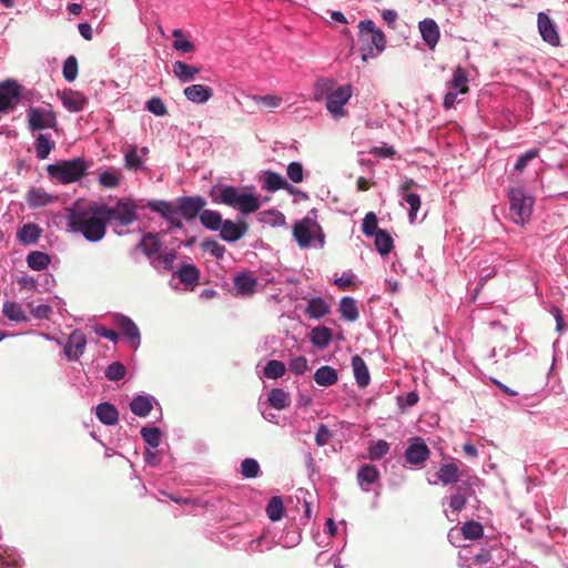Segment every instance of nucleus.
Returning <instances> with one entry per match:
<instances>
[{
  "mask_svg": "<svg viewBox=\"0 0 568 568\" xmlns=\"http://www.w3.org/2000/svg\"><path fill=\"white\" fill-rule=\"evenodd\" d=\"M352 366L357 385L362 388L366 387L369 384L371 376L364 359L359 355L353 356Z\"/></svg>",
  "mask_w": 568,
  "mask_h": 568,
  "instance_id": "obj_21",
  "label": "nucleus"
},
{
  "mask_svg": "<svg viewBox=\"0 0 568 568\" xmlns=\"http://www.w3.org/2000/svg\"><path fill=\"white\" fill-rule=\"evenodd\" d=\"M125 374L126 369L124 365L120 362H114L110 364L105 369V377L112 382H118L124 378Z\"/></svg>",
  "mask_w": 568,
  "mask_h": 568,
  "instance_id": "obj_50",
  "label": "nucleus"
},
{
  "mask_svg": "<svg viewBox=\"0 0 568 568\" xmlns=\"http://www.w3.org/2000/svg\"><path fill=\"white\" fill-rule=\"evenodd\" d=\"M466 505V498L460 494H455L449 498V507L455 511H460Z\"/></svg>",
  "mask_w": 568,
  "mask_h": 568,
  "instance_id": "obj_63",
  "label": "nucleus"
},
{
  "mask_svg": "<svg viewBox=\"0 0 568 568\" xmlns=\"http://www.w3.org/2000/svg\"><path fill=\"white\" fill-rule=\"evenodd\" d=\"M247 230L248 225L244 221L235 223L232 220H225L220 227V236L226 242H236L245 235Z\"/></svg>",
  "mask_w": 568,
  "mask_h": 568,
  "instance_id": "obj_12",
  "label": "nucleus"
},
{
  "mask_svg": "<svg viewBox=\"0 0 568 568\" xmlns=\"http://www.w3.org/2000/svg\"><path fill=\"white\" fill-rule=\"evenodd\" d=\"M200 222L205 229H209L211 231H219L223 223V220L220 212L203 209V211L200 214Z\"/></svg>",
  "mask_w": 568,
  "mask_h": 568,
  "instance_id": "obj_30",
  "label": "nucleus"
},
{
  "mask_svg": "<svg viewBox=\"0 0 568 568\" xmlns=\"http://www.w3.org/2000/svg\"><path fill=\"white\" fill-rule=\"evenodd\" d=\"M258 473H260V465L255 459L245 458L241 463V474L245 478H255V477H257Z\"/></svg>",
  "mask_w": 568,
  "mask_h": 568,
  "instance_id": "obj_52",
  "label": "nucleus"
},
{
  "mask_svg": "<svg viewBox=\"0 0 568 568\" xmlns=\"http://www.w3.org/2000/svg\"><path fill=\"white\" fill-rule=\"evenodd\" d=\"M148 207L151 211L159 213L166 221L179 213L176 203L173 204L163 200L149 201Z\"/></svg>",
  "mask_w": 568,
  "mask_h": 568,
  "instance_id": "obj_24",
  "label": "nucleus"
},
{
  "mask_svg": "<svg viewBox=\"0 0 568 568\" xmlns=\"http://www.w3.org/2000/svg\"><path fill=\"white\" fill-rule=\"evenodd\" d=\"M419 31L422 33V38L425 41L426 45L429 49H434L439 41V28L435 20L433 19H424L419 22Z\"/></svg>",
  "mask_w": 568,
  "mask_h": 568,
  "instance_id": "obj_14",
  "label": "nucleus"
},
{
  "mask_svg": "<svg viewBox=\"0 0 568 568\" xmlns=\"http://www.w3.org/2000/svg\"><path fill=\"white\" fill-rule=\"evenodd\" d=\"M388 450L389 444L384 439H379L369 447L368 455L371 459L378 460L384 457Z\"/></svg>",
  "mask_w": 568,
  "mask_h": 568,
  "instance_id": "obj_51",
  "label": "nucleus"
},
{
  "mask_svg": "<svg viewBox=\"0 0 568 568\" xmlns=\"http://www.w3.org/2000/svg\"><path fill=\"white\" fill-rule=\"evenodd\" d=\"M201 246L204 251L210 252L216 258H222L224 256L225 247L213 239L204 240Z\"/></svg>",
  "mask_w": 568,
  "mask_h": 568,
  "instance_id": "obj_54",
  "label": "nucleus"
},
{
  "mask_svg": "<svg viewBox=\"0 0 568 568\" xmlns=\"http://www.w3.org/2000/svg\"><path fill=\"white\" fill-rule=\"evenodd\" d=\"M124 160L126 168L130 170H138L142 166V160L138 155V149L134 145L130 146L125 152Z\"/></svg>",
  "mask_w": 568,
  "mask_h": 568,
  "instance_id": "obj_55",
  "label": "nucleus"
},
{
  "mask_svg": "<svg viewBox=\"0 0 568 568\" xmlns=\"http://www.w3.org/2000/svg\"><path fill=\"white\" fill-rule=\"evenodd\" d=\"M284 514L283 500L280 496L272 497L266 506V515L272 521H278Z\"/></svg>",
  "mask_w": 568,
  "mask_h": 568,
  "instance_id": "obj_43",
  "label": "nucleus"
},
{
  "mask_svg": "<svg viewBox=\"0 0 568 568\" xmlns=\"http://www.w3.org/2000/svg\"><path fill=\"white\" fill-rule=\"evenodd\" d=\"M293 235L301 247H306L310 245L312 235L305 221L297 222L294 225Z\"/></svg>",
  "mask_w": 568,
  "mask_h": 568,
  "instance_id": "obj_45",
  "label": "nucleus"
},
{
  "mask_svg": "<svg viewBox=\"0 0 568 568\" xmlns=\"http://www.w3.org/2000/svg\"><path fill=\"white\" fill-rule=\"evenodd\" d=\"M358 40L362 44L361 53L364 62L376 58L386 49V36L373 20H362L358 23Z\"/></svg>",
  "mask_w": 568,
  "mask_h": 568,
  "instance_id": "obj_3",
  "label": "nucleus"
},
{
  "mask_svg": "<svg viewBox=\"0 0 568 568\" xmlns=\"http://www.w3.org/2000/svg\"><path fill=\"white\" fill-rule=\"evenodd\" d=\"M286 373V366L283 362L277 359H271L264 367V376L270 379H277L284 376Z\"/></svg>",
  "mask_w": 568,
  "mask_h": 568,
  "instance_id": "obj_46",
  "label": "nucleus"
},
{
  "mask_svg": "<svg viewBox=\"0 0 568 568\" xmlns=\"http://www.w3.org/2000/svg\"><path fill=\"white\" fill-rule=\"evenodd\" d=\"M377 216L374 212L366 213L363 219L362 231L366 236H373L379 232Z\"/></svg>",
  "mask_w": 568,
  "mask_h": 568,
  "instance_id": "obj_48",
  "label": "nucleus"
},
{
  "mask_svg": "<svg viewBox=\"0 0 568 568\" xmlns=\"http://www.w3.org/2000/svg\"><path fill=\"white\" fill-rule=\"evenodd\" d=\"M268 403L275 409L287 408L291 404L290 394L282 388H273L268 393Z\"/></svg>",
  "mask_w": 568,
  "mask_h": 568,
  "instance_id": "obj_35",
  "label": "nucleus"
},
{
  "mask_svg": "<svg viewBox=\"0 0 568 568\" xmlns=\"http://www.w3.org/2000/svg\"><path fill=\"white\" fill-rule=\"evenodd\" d=\"M41 235V229L34 223L24 224L18 231V240L23 244H33L36 243Z\"/></svg>",
  "mask_w": 568,
  "mask_h": 568,
  "instance_id": "obj_31",
  "label": "nucleus"
},
{
  "mask_svg": "<svg viewBox=\"0 0 568 568\" xmlns=\"http://www.w3.org/2000/svg\"><path fill=\"white\" fill-rule=\"evenodd\" d=\"M429 448L420 437H414L405 450V458L412 465H420L429 457Z\"/></svg>",
  "mask_w": 568,
  "mask_h": 568,
  "instance_id": "obj_11",
  "label": "nucleus"
},
{
  "mask_svg": "<svg viewBox=\"0 0 568 568\" xmlns=\"http://www.w3.org/2000/svg\"><path fill=\"white\" fill-rule=\"evenodd\" d=\"M264 189L271 192H275L281 189H288L291 192L293 190V187L287 184L281 174L271 171L266 172Z\"/></svg>",
  "mask_w": 568,
  "mask_h": 568,
  "instance_id": "obj_38",
  "label": "nucleus"
},
{
  "mask_svg": "<svg viewBox=\"0 0 568 568\" xmlns=\"http://www.w3.org/2000/svg\"><path fill=\"white\" fill-rule=\"evenodd\" d=\"M286 172L292 182L301 183L303 181V166L300 162H291Z\"/></svg>",
  "mask_w": 568,
  "mask_h": 568,
  "instance_id": "obj_58",
  "label": "nucleus"
},
{
  "mask_svg": "<svg viewBox=\"0 0 568 568\" xmlns=\"http://www.w3.org/2000/svg\"><path fill=\"white\" fill-rule=\"evenodd\" d=\"M101 185L108 189H114L120 184V174L115 171H103L99 175Z\"/></svg>",
  "mask_w": 568,
  "mask_h": 568,
  "instance_id": "obj_53",
  "label": "nucleus"
},
{
  "mask_svg": "<svg viewBox=\"0 0 568 568\" xmlns=\"http://www.w3.org/2000/svg\"><path fill=\"white\" fill-rule=\"evenodd\" d=\"M54 146V142L50 140L48 134H39L34 142L37 158L39 160L47 159Z\"/></svg>",
  "mask_w": 568,
  "mask_h": 568,
  "instance_id": "obj_36",
  "label": "nucleus"
},
{
  "mask_svg": "<svg viewBox=\"0 0 568 568\" xmlns=\"http://www.w3.org/2000/svg\"><path fill=\"white\" fill-rule=\"evenodd\" d=\"M538 155L537 150H529L525 154L520 155L515 164V170L521 172L528 164L529 161Z\"/></svg>",
  "mask_w": 568,
  "mask_h": 568,
  "instance_id": "obj_61",
  "label": "nucleus"
},
{
  "mask_svg": "<svg viewBox=\"0 0 568 568\" xmlns=\"http://www.w3.org/2000/svg\"><path fill=\"white\" fill-rule=\"evenodd\" d=\"M436 477L444 485L455 484L460 478V470L454 463L443 464L436 473Z\"/></svg>",
  "mask_w": 568,
  "mask_h": 568,
  "instance_id": "obj_22",
  "label": "nucleus"
},
{
  "mask_svg": "<svg viewBox=\"0 0 568 568\" xmlns=\"http://www.w3.org/2000/svg\"><path fill=\"white\" fill-rule=\"evenodd\" d=\"M209 194L213 203L225 204L239 210L242 214L254 213L261 207L257 195L242 192L235 186H213Z\"/></svg>",
  "mask_w": 568,
  "mask_h": 568,
  "instance_id": "obj_2",
  "label": "nucleus"
},
{
  "mask_svg": "<svg viewBox=\"0 0 568 568\" xmlns=\"http://www.w3.org/2000/svg\"><path fill=\"white\" fill-rule=\"evenodd\" d=\"M468 77L464 68L457 67L453 73V78L449 82V87L456 90L458 93L465 94L469 88L467 85Z\"/></svg>",
  "mask_w": 568,
  "mask_h": 568,
  "instance_id": "obj_37",
  "label": "nucleus"
},
{
  "mask_svg": "<svg viewBox=\"0 0 568 568\" xmlns=\"http://www.w3.org/2000/svg\"><path fill=\"white\" fill-rule=\"evenodd\" d=\"M352 97V87L345 84L338 87L326 98V108L334 118L345 116L346 111L344 105L348 102Z\"/></svg>",
  "mask_w": 568,
  "mask_h": 568,
  "instance_id": "obj_8",
  "label": "nucleus"
},
{
  "mask_svg": "<svg viewBox=\"0 0 568 568\" xmlns=\"http://www.w3.org/2000/svg\"><path fill=\"white\" fill-rule=\"evenodd\" d=\"M101 212L106 223H116L129 226L138 220L136 204L131 200H119L114 206L100 204Z\"/></svg>",
  "mask_w": 568,
  "mask_h": 568,
  "instance_id": "obj_4",
  "label": "nucleus"
},
{
  "mask_svg": "<svg viewBox=\"0 0 568 568\" xmlns=\"http://www.w3.org/2000/svg\"><path fill=\"white\" fill-rule=\"evenodd\" d=\"M153 408L150 397L138 395L130 403L131 412L139 417H146Z\"/></svg>",
  "mask_w": 568,
  "mask_h": 568,
  "instance_id": "obj_29",
  "label": "nucleus"
},
{
  "mask_svg": "<svg viewBox=\"0 0 568 568\" xmlns=\"http://www.w3.org/2000/svg\"><path fill=\"white\" fill-rule=\"evenodd\" d=\"M339 312L344 320L355 322L358 318L356 301L351 296H344L339 303Z\"/></svg>",
  "mask_w": 568,
  "mask_h": 568,
  "instance_id": "obj_33",
  "label": "nucleus"
},
{
  "mask_svg": "<svg viewBox=\"0 0 568 568\" xmlns=\"http://www.w3.org/2000/svg\"><path fill=\"white\" fill-rule=\"evenodd\" d=\"M179 213L186 220L192 221L196 216L200 217L201 212L206 205V201L200 196H181L176 199Z\"/></svg>",
  "mask_w": 568,
  "mask_h": 568,
  "instance_id": "obj_9",
  "label": "nucleus"
},
{
  "mask_svg": "<svg viewBox=\"0 0 568 568\" xmlns=\"http://www.w3.org/2000/svg\"><path fill=\"white\" fill-rule=\"evenodd\" d=\"M98 419L108 426H113L119 420V412L116 407L110 403H101L95 408Z\"/></svg>",
  "mask_w": 568,
  "mask_h": 568,
  "instance_id": "obj_19",
  "label": "nucleus"
},
{
  "mask_svg": "<svg viewBox=\"0 0 568 568\" xmlns=\"http://www.w3.org/2000/svg\"><path fill=\"white\" fill-rule=\"evenodd\" d=\"M94 332L101 336V337H104V338H108L114 343L118 342L119 339V334L115 332V331H112V329H109L102 325H97L94 327Z\"/></svg>",
  "mask_w": 568,
  "mask_h": 568,
  "instance_id": "obj_62",
  "label": "nucleus"
},
{
  "mask_svg": "<svg viewBox=\"0 0 568 568\" xmlns=\"http://www.w3.org/2000/svg\"><path fill=\"white\" fill-rule=\"evenodd\" d=\"M28 125L31 131L57 129L58 119L51 108H30L28 110Z\"/></svg>",
  "mask_w": 568,
  "mask_h": 568,
  "instance_id": "obj_7",
  "label": "nucleus"
},
{
  "mask_svg": "<svg viewBox=\"0 0 568 568\" xmlns=\"http://www.w3.org/2000/svg\"><path fill=\"white\" fill-rule=\"evenodd\" d=\"M2 313L9 320L14 322H24L28 320L22 306L13 301H7L6 303H3Z\"/></svg>",
  "mask_w": 568,
  "mask_h": 568,
  "instance_id": "obj_34",
  "label": "nucleus"
},
{
  "mask_svg": "<svg viewBox=\"0 0 568 568\" xmlns=\"http://www.w3.org/2000/svg\"><path fill=\"white\" fill-rule=\"evenodd\" d=\"M538 29L544 41L551 45H557L559 43V37L556 28L548 16L544 12L538 14Z\"/></svg>",
  "mask_w": 568,
  "mask_h": 568,
  "instance_id": "obj_16",
  "label": "nucleus"
},
{
  "mask_svg": "<svg viewBox=\"0 0 568 568\" xmlns=\"http://www.w3.org/2000/svg\"><path fill=\"white\" fill-rule=\"evenodd\" d=\"M305 312L310 317L318 320L328 314L329 305L322 297H313Z\"/></svg>",
  "mask_w": 568,
  "mask_h": 568,
  "instance_id": "obj_32",
  "label": "nucleus"
},
{
  "mask_svg": "<svg viewBox=\"0 0 568 568\" xmlns=\"http://www.w3.org/2000/svg\"><path fill=\"white\" fill-rule=\"evenodd\" d=\"M68 225L77 233H81L89 242H99L106 233V224L100 204L88 207L75 206L68 213Z\"/></svg>",
  "mask_w": 568,
  "mask_h": 568,
  "instance_id": "obj_1",
  "label": "nucleus"
},
{
  "mask_svg": "<svg viewBox=\"0 0 568 568\" xmlns=\"http://www.w3.org/2000/svg\"><path fill=\"white\" fill-rule=\"evenodd\" d=\"M161 241L158 234L148 233L138 244V248H141L146 256L156 254L161 248Z\"/></svg>",
  "mask_w": 568,
  "mask_h": 568,
  "instance_id": "obj_28",
  "label": "nucleus"
},
{
  "mask_svg": "<svg viewBox=\"0 0 568 568\" xmlns=\"http://www.w3.org/2000/svg\"><path fill=\"white\" fill-rule=\"evenodd\" d=\"M20 85L13 80L0 83V112L13 109L20 99Z\"/></svg>",
  "mask_w": 568,
  "mask_h": 568,
  "instance_id": "obj_10",
  "label": "nucleus"
},
{
  "mask_svg": "<svg viewBox=\"0 0 568 568\" xmlns=\"http://www.w3.org/2000/svg\"><path fill=\"white\" fill-rule=\"evenodd\" d=\"M62 102L70 112H79L84 109L88 99L78 91L69 90L63 93Z\"/></svg>",
  "mask_w": 568,
  "mask_h": 568,
  "instance_id": "obj_20",
  "label": "nucleus"
},
{
  "mask_svg": "<svg viewBox=\"0 0 568 568\" xmlns=\"http://www.w3.org/2000/svg\"><path fill=\"white\" fill-rule=\"evenodd\" d=\"M200 71L199 67L187 64L183 61H175L173 63V73L182 82L192 81Z\"/></svg>",
  "mask_w": 568,
  "mask_h": 568,
  "instance_id": "obj_25",
  "label": "nucleus"
},
{
  "mask_svg": "<svg viewBox=\"0 0 568 568\" xmlns=\"http://www.w3.org/2000/svg\"><path fill=\"white\" fill-rule=\"evenodd\" d=\"M173 48L178 51H182L185 53L194 51V44L191 41L182 40V39H175L173 41Z\"/></svg>",
  "mask_w": 568,
  "mask_h": 568,
  "instance_id": "obj_64",
  "label": "nucleus"
},
{
  "mask_svg": "<svg viewBox=\"0 0 568 568\" xmlns=\"http://www.w3.org/2000/svg\"><path fill=\"white\" fill-rule=\"evenodd\" d=\"M141 436L143 440L152 448H156L160 445L161 430L158 427H143L141 429Z\"/></svg>",
  "mask_w": 568,
  "mask_h": 568,
  "instance_id": "obj_47",
  "label": "nucleus"
},
{
  "mask_svg": "<svg viewBox=\"0 0 568 568\" xmlns=\"http://www.w3.org/2000/svg\"><path fill=\"white\" fill-rule=\"evenodd\" d=\"M87 337L80 329L73 331L64 346V353L70 359H79L85 349Z\"/></svg>",
  "mask_w": 568,
  "mask_h": 568,
  "instance_id": "obj_13",
  "label": "nucleus"
},
{
  "mask_svg": "<svg viewBox=\"0 0 568 568\" xmlns=\"http://www.w3.org/2000/svg\"><path fill=\"white\" fill-rule=\"evenodd\" d=\"M185 98L193 103H205L213 97V90L211 87L203 84H192L183 91Z\"/></svg>",
  "mask_w": 568,
  "mask_h": 568,
  "instance_id": "obj_18",
  "label": "nucleus"
},
{
  "mask_svg": "<svg viewBox=\"0 0 568 568\" xmlns=\"http://www.w3.org/2000/svg\"><path fill=\"white\" fill-rule=\"evenodd\" d=\"M53 200L54 196H52L41 187H32L27 193V202L30 207L45 206Z\"/></svg>",
  "mask_w": 568,
  "mask_h": 568,
  "instance_id": "obj_23",
  "label": "nucleus"
},
{
  "mask_svg": "<svg viewBox=\"0 0 568 568\" xmlns=\"http://www.w3.org/2000/svg\"><path fill=\"white\" fill-rule=\"evenodd\" d=\"M460 534L465 539L476 540L483 537L484 528L478 521L469 520L463 525Z\"/></svg>",
  "mask_w": 568,
  "mask_h": 568,
  "instance_id": "obj_44",
  "label": "nucleus"
},
{
  "mask_svg": "<svg viewBox=\"0 0 568 568\" xmlns=\"http://www.w3.org/2000/svg\"><path fill=\"white\" fill-rule=\"evenodd\" d=\"M63 77L68 82H72L78 77V60L74 55H70L63 63Z\"/></svg>",
  "mask_w": 568,
  "mask_h": 568,
  "instance_id": "obj_49",
  "label": "nucleus"
},
{
  "mask_svg": "<svg viewBox=\"0 0 568 568\" xmlns=\"http://www.w3.org/2000/svg\"><path fill=\"white\" fill-rule=\"evenodd\" d=\"M85 171L87 164L80 158L61 161L48 166L49 175L63 184L79 181L85 174Z\"/></svg>",
  "mask_w": 568,
  "mask_h": 568,
  "instance_id": "obj_6",
  "label": "nucleus"
},
{
  "mask_svg": "<svg viewBox=\"0 0 568 568\" xmlns=\"http://www.w3.org/2000/svg\"><path fill=\"white\" fill-rule=\"evenodd\" d=\"M116 324L122 334L126 337L129 343L136 348L140 344V332L135 323L128 316L120 315L116 318Z\"/></svg>",
  "mask_w": 568,
  "mask_h": 568,
  "instance_id": "obj_15",
  "label": "nucleus"
},
{
  "mask_svg": "<svg viewBox=\"0 0 568 568\" xmlns=\"http://www.w3.org/2000/svg\"><path fill=\"white\" fill-rule=\"evenodd\" d=\"M257 280L251 273H240L234 277L236 293L242 296H251L255 293Z\"/></svg>",
  "mask_w": 568,
  "mask_h": 568,
  "instance_id": "obj_17",
  "label": "nucleus"
},
{
  "mask_svg": "<svg viewBox=\"0 0 568 568\" xmlns=\"http://www.w3.org/2000/svg\"><path fill=\"white\" fill-rule=\"evenodd\" d=\"M146 109L158 116H164L168 113L166 106L160 98H152L146 102Z\"/></svg>",
  "mask_w": 568,
  "mask_h": 568,
  "instance_id": "obj_57",
  "label": "nucleus"
},
{
  "mask_svg": "<svg viewBox=\"0 0 568 568\" xmlns=\"http://www.w3.org/2000/svg\"><path fill=\"white\" fill-rule=\"evenodd\" d=\"M379 478V470L376 468V466L371 464L363 465L358 473H357V480L361 485L367 484H374Z\"/></svg>",
  "mask_w": 568,
  "mask_h": 568,
  "instance_id": "obj_42",
  "label": "nucleus"
},
{
  "mask_svg": "<svg viewBox=\"0 0 568 568\" xmlns=\"http://www.w3.org/2000/svg\"><path fill=\"white\" fill-rule=\"evenodd\" d=\"M50 256L40 251L31 252L27 256L28 266L34 271L45 270L50 264Z\"/></svg>",
  "mask_w": 568,
  "mask_h": 568,
  "instance_id": "obj_41",
  "label": "nucleus"
},
{
  "mask_svg": "<svg viewBox=\"0 0 568 568\" xmlns=\"http://www.w3.org/2000/svg\"><path fill=\"white\" fill-rule=\"evenodd\" d=\"M403 200L410 206L409 220L413 222L416 217V213L420 207V196L416 193H407L402 195Z\"/></svg>",
  "mask_w": 568,
  "mask_h": 568,
  "instance_id": "obj_56",
  "label": "nucleus"
},
{
  "mask_svg": "<svg viewBox=\"0 0 568 568\" xmlns=\"http://www.w3.org/2000/svg\"><path fill=\"white\" fill-rule=\"evenodd\" d=\"M179 278L186 285H196L200 280V271L193 264H183L179 270Z\"/></svg>",
  "mask_w": 568,
  "mask_h": 568,
  "instance_id": "obj_39",
  "label": "nucleus"
},
{
  "mask_svg": "<svg viewBox=\"0 0 568 568\" xmlns=\"http://www.w3.org/2000/svg\"><path fill=\"white\" fill-rule=\"evenodd\" d=\"M508 199L510 219L516 224L524 225L532 212V197L523 187H513L508 191Z\"/></svg>",
  "mask_w": 568,
  "mask_h": 568,
  "instance_id": "obj_5",
  "label": "nucleus"
},
{
  "mask_svg": "<svg viewBox=\"0 0 568 568\" xmlns=\"http://www.w3.org/2000/svg\"><path fill=\"white\" fill-rule=\"evenodd\" d=\"M333 434L328 429V427L324 424H321L315 434V442L318 446H325L331 440Z\"/></svg>",
  "mask_w": 568,
  "mask_h": 568,
  "instance_id": "obj_60",
  "label": "nucleus"
},
{
  "mask_svg": "<svg viewBox=\"0 0 568 568\" xmlns=\"http://www.w3.org/2000/svg\"><path fill=\"white\" fill-rule=\"evenodd\" d=\"M337 371L331 366H322L314 374V381L317 385L328 387L337 382Z\"/></svg>",
  "mask_w": 568,
  "mask_h": 568,
  "instance_id": "obj_27",
  "label": "nucleus"
},
{
  "mask_svg": "<svg viewBox=\"0 0 568 568\" xmlns=\"http://www.w3.org/2000/svg\"><path fill=\"white\" fill-rule=\"evenodd\" d=\"M307 369H308V363H307L306 357H304V356L295 357V358H293V359L290 362V371H291L293 374L302 375V374H304Z\"/></svg>",
  "mask_w": 568,
  "mask_h": 568,
  "instance_id": "obj_59",
  "label": "nucleus"
},
{
  "mask_svg": "<svg viewBox=\"0 0 568 568\" xmlns=\"http://www.w3.org/2000/svg\"><path fill=\"white\" fill-rule=\"evenodd\" d=\"M333 338V332L326 326H316L310 334V339L313 345L318 348H325L329 345Z\"/></svg>",
  "mask_w": 568,
  "mask_h": 568,
  "instance_id": "obj_26",
  "label": "nucleus"
},
{
  "mask_svg": "<svg viewBox=\"0 0 568 568\" xmlns=\"http://www.w3.org/2000/svg\"><path fill=\"white\" fill-rule=\"evenodd\" d=\"M375 246L381 255H387L394 247V241L390 234L385 230H379L375 235Z\"/></svg>",
  "mask_w": 568,
  "mask_h": 568,
  "instance_id": "obj_40",
  "label": "nucleus"
}]
</instances>
